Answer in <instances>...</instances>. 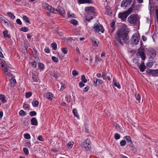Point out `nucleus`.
<instances>
[{
    "label": "nucleus",
    "instance_id": "1",
    "mask_svg": "<svg viewBox=\"0 0 158 158\" xmlns=\"http://www.w3.org/2000/svg\"><path fill=\"white\" fill-rule=\"evenodd\" d=\"M116 40L114 42L115 44H117L118 43L123 45L124 43L126 44L129 43V37L128 35L127 29V26L123 24L121 28L117 33L116 37Z\"/></svg>",
    "mask_w": 158,
    "mask_h": 158
},
{
    "label": "nucleus",
    "instance_id": "2",
    "mask_svg": "<svg viewBox=\"0 0 158 158\" xmlns=\"http://www.w3.org/2000/svg\"><path fill=\"white\" fill-rule=\"evenodd\" d=\"M133 10L132 7H131L127 11L123 13H119L118 15L119 18H120L122 21H125L127 17L132 12Z\"/></svg>",
    "mask_w": 158,
    "mask_h": 158
},
{
    "label": "nucleus",
    "instance_id": "3",
    "mask_svg": "<svg viewBox=\"0 0 158 158\" xmlns=\"http://www.w3.org/2000/svg\"><path fill=\"white\" fill-rule=\"evenodd\" d=\"M140 39V36L137 33H135L132 35L131 41V44L133 45H136L138 44Z\"/></svg>",
    "mask_w": 158,
    "mask_h": 158
},
{
    "label": "nucleus",
    "instance_id": "4",
    "mask_svg": "<svg viewBox=\"0 0 158 158\" xmlns=\"http://www.w3.org/2000/svg\"><path fill=\"white\" fill-rule=\"evenodd\" d=\"M128 22L131 24H136L137 20V15L135 14H132L127 19Z\"/></svg>",
    "mask_w": 158,
    "mask_h": 158
},
{
    "label": "nucleus",
    "instance_id": "5",
    "mask_svg": "<svg viewBox=\"0 0 158 158\" xmlns=\"http://www.w3.org/2000/svg\"><path fill=\"white\" fill-rule=\"evenodd\" d=\"M94 29L97 32H101L103 33L104 31V29L103 27L100 24H95L94 26Z\"/></svg>",
    "mask_w": 158,
    "mask_h": 158
},
{
    "label": "nucleus",
    "instance_id": "6",
    "mask_svg": "<svg viewBox=\"0 0 158 158\" xmlns=\"http://www.w3.org/2000/svg\"><path fill=\"white\" fill-rule=\"evenodd\" d=\"M91 147V143L89 139H87L83 143V147L85 150H89Z\"/></svg>",
    "mask_w": 158,
    "mask_h": 158
},
{
    "label": "nucleus",
    "instance_id": "7",
    "mask_svg": "<svg viewBox=\"0 0 158 158\" xmlns=\"http://www.w3.org/2000/svg\"><path fill=\"white\" fill-rule=\"evenodd\" d=\"M132 0H123L121 3V7L126 9L127 7L131 4Z\"/></svg>",
    "mask_w": 158,
    "mask_h": 158
},
{
    "label": "nucleus",
    "instance_id": "8",
    "mask_svg": "<svg viewBox=\"0 0 158 158\" xmlns=\"http://www.w3.org/2000/svg\"><path fill=\"white\" fill-rule=\"evenodd\" d=\"M146 73L149 75H152L153 76L158 75V69L156 70H151L148 69L146 71Z\"/></svg>",
    "mask_w": 158,
    "mask_h": 158
},
{
    "label": "nucleus",
    "instance_id": "9",
    "mask_svg": "<svg viewBox=\"0 0 158 158\" xmlns=\"http://www.w3.org/2000/svg\"><path fill=\"white\" fill-rule=\"evenodd\" d=\"M85 12L88 14H95V9L92 6L87 7L85 9Z\"/></svg>",
    "mask_w": 158,
    "mask_h": 158
},
{
    "label": "nucleus",
    "instance_id": "10",
    "mask_svg": "<svg viewBox=\"0 0 158 158\" xmlns=\"http://www.w3.org/2000/svg\"><path fill=\"white\" fill-rule=\"evenodd\" d=\"M55 10H56V11L54 12V14H55L59 13L61 15H63L64 14V11L63 10L62 8L60 6L57 7L56 9H55Z\"/></svg>",
    "mask_w": 158,
    "mask_h": 158
},
{
    "label": "nucleus",
    "instance_id": "11",
    "mask_svg": "<svg viewBox=\"0 0 158 158\" xmlns=\"http://www.w3.org/2000/svg\"><path fill=\"white\" fill-rule=\"evenodd\" d=\"M91 40L93 46L96 47H98L99 43L98 40L94 37L92 38Z\"/></svg>",
    "mask_w": 158,
    "mask_h": 158
},
{
    "label": "nucleus",
    "instance_id": "12",
    "mask_svg": "<svg viewBox=\"0 0 158 158\" xmlns=\"http://www.w3.org/2000/svg\"><path fill=\"white\" fill-rule=\"evenodd\" d=\"M0 21L4 23L6 25H7L9 24L6 18H4L3 16L0 15Z\"/></svg>",
    "mask_w": 158,
    "mask_h": 158
},
{
    "label": "nucleus",
    "instance_id": "13",
    "mask_svg": "<svg viewBox=\"0 0 158 158\" xmlns=\"http://www.w3.org/2000/svg\"><path fill=\"white\" fill-rule=\"evenodd\" d=\"M138 52L141 56L142 59L143 60H144L145 59L146 56L144 52L143 51H140V50L139 49L138 51Z\"/></svg>",
    "mask_w": 158,
    "mask_h": 158
},
{
    "label": "nucleus",
    "instance_id": "14",
    "mask_svg": "<svg viewBox=\"0 0 158 158\" xmlns=\"http://www.w3.org/2000/svg\"><path fill=\"white\" fill-rule=\"evenodd\" d=\"M31 124L32 125L37 126L38 122L35 118H33L31 120Z\"/></svg>",
    "mask_w": 158,
    "mask_h": 158
},
{
    "label": "nucleus",
    "instance_id": "15",
    "mask_svg": "<svg viewBox=\"0 0 158 158\" xmlns=\"http://www.w3.org/2000/svg\"><path fill=\"white\" fill-rule=\"evenodd\" d=\"M79 2L81 4L85 3H93L92 0H79Z\"/></svg>",
    "mask_w": 158,
    "mask_h": 158
},
{
    "label": "nucleus",
    "instance_id": "16",
    "mask_svg": "<svg viewBox=\"0 0 158 158\" xmlns=\"http://www.w3.org/2000/svg\"><path fill=\"white\" fill-rule=\"evenodd\" d=\"M46 7L47 10L53 13L54 14V12L56 11V10H55V9L54 8H52L51 6H50L48 5H47Z\"/></svg>",
    "mask_w": 158,
    "mask_h": 158
},
{
    "label": "nucleus",
    "instance_id": "17",
    "mask_svg": "<svg viewBox=\"0 0 158 158\" xmlns=\"http://www.w3.org/2000/svg\"><path fill=\"white\" fill-rule=\"evenodd\" d=\"M139 68L140 69V71L143 72L144 71L146 67L145 65H140L139 64L138 65Z\"/></svg>",
    "mask_w": 158,
    "mask_h": 158
},
{
    "label": "nucleus",
    "instance_id": "18",
    "mask_svg": "<svg viewBox=\"0 0 158 158\" xmlns=\"http://www.w3.org/2000/svg\"><path fill=\"white\" fill-rule=\"evenodd\" d=\"M46 98L51 100L53 98L52 94L50 93H47L46 94Z\"/></svg>",
    "mask_w": 158,
    "mask_h": 158
},
{
    "label": "nucleus",
    "instance_id": "19",
    "mask_svg": "<svg viewBox=\"0 0 158 158\" xmlns=\"http://www.w3.org/2000/svg\"><path fill=\"white\" fill-rule=\"evenodd\" d=\"M0 99L3 103H5L6 102V98L3 95L0 94Z\"/></svg>",
    "mask_w": 158,
    "mask_h": 158
},
{
    "label": "nucleus",
    "instance_id": "20",
    "mask_svg": "<svg viewBox=\"0 0 158 158\" xmlns=\"http://www.w3.org/2000/svg\"><path fill=\"white\" fill-rule=\"evenodd\" d=\"M73 112L75 116L77 118H79V116L78 114V112L76 109H74L73 110Z\"/></svg>",
    "mask_w": 158,
    "mask_h": 158
},
{
    "label": "nucleus",
    "instance_id": "21",
    "mask_svg": "<svg viewBox=\"0 0 158 158\" xmlns=\"http://www.w3.org/2000/svg\"><path fill=\"white\" fill-rule=\"evenodd\" d=\"M7 14L8 16L10 17L11 19H13L15 17L13 13L11 12H8L7 13Z\"/></svg>",
    "mask_w": 158,
    "mask_h": 158
},
{
    "label": "nucleus",
    "instance_id": "22",
    "mask_svg": "<svg viewBox=\"0 0 158 158\" xmlns=\"http://www.w3.org/2000/svg\"><path fill=\"white\" fill-rule=\"evenodd\" d=\"M93 80L94 83L93 85L94 86H96L97 85V83L98 82V79L95 77H94L93 79Z\"/></svg>",
    "mask_w": 158,
    "mask_h": 158
},
{
    "label": "nucleus",
    "instance_id": "23",
    "mask_svg": "<svg viewBox=\"0 0 158 158\" xmlns=\"http://www.w3.org/2000/svg\"><path fill=\"white\" fill-rule=\"evenodd\" d=\"M70 23L75 26L77 25L78 24V21L76 20L73 19L71 20Z\"/></svg>",
    "mask_w": 158,
    "mask_h": 158
},
{
    "label": "nucleus",
    "instance_id": "24",
    "mask_svg": "<svg viewBox=\"0 0 158 158\" xmlns=\"http://www.w3.org/2000/svg\"><path fill=\"white\" fill-rule=\"evenodd\" d=\"M81 82L84 83H86L87 82V80L86 79L85 76L83 75L81 76Z\"/></svg>",
    "mask_w": 158,
    "mask_h": 158
},
{
    "label": "nucleus",
    "instance_id": "25",
    "mask_svg": "<svg viewBox=\"0 0 158 158\" xmlns=\"http://www.w3.org/2000/svg\"><path fill=\"white\" fill-rule=\"evenodd\" d=\"M38 67L41 70H43L44 68V65L42 63H39L38 64Z\"/></svg>",
    "mask_w": 158,
    "mask_h": 158
},
{
    "label": "nucleus",
    "instance_id": "26",
    "mask_svg": "<svg viewBox=\"0 0 158 158\" xmlns=\"http://www.w3.org/2000/svg\"><path fill=\"white\" fill-rule=\"evenodd\" d=\"M125 139L127 141L128 143H132V141L131 139V137L129 136H126L125 137Z\"/></svg>",
    "mask_w": 158,
    "mask_h": 158
},
{
    "label": "nucleus",
    "instance_id": "27",
    "mask_svg": "<svg viewBox=\"0 0 158 158\" xmlns=\"http://www.w3.org/2000/svg\"><path fill=\"white\" fill-rule=\"evenodd\" d=\"M74 143L73 142L69 141L67 144V146L69 148H71L72 147Z\"/></svg>",
    "mask_w": 158,
    "mask_h": 158
},
{
    "label": "nucleus",
    "instance_id": "28",
    "mask_svg": "<svg viewBox=\"0 0 158 158\" xmlns=\"http://www.w3.org/2000/svg\"><path fill=\"white\" fill-rule=\"evenodd\" d=\"M68 17L76 18L75 15L73 13L71 14L70 12L68 11L67 13Z\"/></svg>",
    "mask_w": 158,
    "mask_h": 158
},
{
    "label": "nucleus",
    "instance_id": "29",
    "mask_svg": "<svg viewBox=\"0 0 158 158\" xmlns=\"http://www.w3.org/2000/svg\"><path fill=\"white\" fill-rule=\"evenodd\" d=\"M32 104L33 106L35 107H37L38 106L39 102L37 101H34L32 103Z\"/></svg>",
    "mask_w": 158,
    "mask_h": 158
},
{
    "label": "nucleus",
    "instance_id": "30",
    "mask_svg": "<svg viewBox=\"0 0 158 158\" xmlns=\"http://www.w3.org/2000/svg\"><path fill=\"white\" fill-rule=\"evenodd\" d=\"M3 33L5 37H8V38H10V36L8 34V32L7 31H4L3 32Z\"/></svg>",
    "mask_w": 158,
    "mask_h": 158
},
{
    "label": "nucleus",
    "instance_id": "31",
    "mask_svg": "<svg viewBox=\"0 0 158 158\" xmlns=\"http://www.w3.org/2000/svg\"><path fill=\"white\" fill-rule=\"evenodd\" d=\"M23 19L24 21H25L27 23H30V20L25 15H24L23 16Z\"/></svg>",
    "mask_w": 158,
    "mask_h": 158
},
{
    "label": "nucleus",
    "instance_id": "32",
    "mask_svg": "<svg viewBox=\"0 0 158 158\" xmlns=\"http://www.w3.org/2000/svg\"><path fill=\"white\" fill-rule=\"evenodd\" d=\"M110 27H111L112 30L111 31V32H113L114 31V25H115V22H112L110 24Z\"/></svg>",
    "mask_w": 158,
    "mask_h": 158
},
{
    "label": "nucleus",
    "instance_id": "33",
    "mask_svg": "<svg viewBox=\"0 0 158 158\" xmlns=\"http://www.w3.org/2000/svg\"><path fill=\"white\" fill-rule=\"evenodd\" d=\"M51 45L53 49L56 50L57 49V44L55 43H52Z\"/></svg>",
    "mask_w": 158,
    "mask_h": 158
},
{
    "label": "nucleus",
    "instance_id": "34",
    "mask_svg": "<svg viewBox=\"0 0 158 158\" xmlns=\"http://www.w3.org/2000/svg\"><path fill=\"white\" fill-rule=\"evenodd\" d=\"M28 29L27 27H23L20 28V30L22 31L27 32L28 31Z\"/></svg>",
    "mask_w": 158,
    "mask_h": 158
},
{
    "label": "nucleus",
    "instance_id": "35",
    "mask_svg": "<svg viewBox=\"0 0 158 158\" xmlns=\"http://www.w3.org/2000/svg\"><path fill=\"white\" fill-rule=\"evenodd\" d=\"M153 65L152 62L150 61L147 63L146 65L149 68H151Z\"/></svg>",
    "mask_w": 158,
    "mask_h": 158
},
{
    "label": "nucleus",
    "instance_id": "36",
    "mask_svg": "<svg viewBox=\"0 0 158 158\" xmlns=\"http://www.w3.org/2000/svg\"><path fill=\"white\" fill-rule=\"evenodd\" d=\"M32 93L31 92H28L26 93L25 97L27 98H29L32 95Z\"/></svg>",
    "mask_w": 158,
    "mask_h": 158
},
{
    "label": "nucleus",
    "instance_id": "37",
    "mask_svg": "<svg viewBox=\"0 0 158 158\" xmlns=\"http://www.w3.org/2000/svg\"><path fill=\"white\" fill-rule=\"evenodd\" d=\"M26 114V113L23 110H21L19 112V115L21 116H25Z\"/></svg>",
    "mask_w": 158,
    "mask_h": 158
},
{
    "label": "nucleus",
    "instance_id": "38",
    "mask_svg": "<svg viewBox=\"0 0 158 158\" xmlns=\"http://www.w3.org/2000/svg\"><path fill=\"white\" fill-rule=\"evenodd\" d=\"M24 137L27 139H29L31 138V136L29 134L26 133L24 134Z\"/></svg>",
    "mask_w": 158,
    "mask_h": 158
},
{
    "label": "nucleus",
    "instance_id": "39",
    "mask_svg": "<svg viewBox=\"0 0 158 158\" xmlns=\"http://www.w3.org/2000/svg\"><path fill=\"white\" fill-rule=\"evenodd\" d=\"M23 152L25 155H27L29 153L28 149L26 148H24L23 149Z\"/></svg>",
    "mask_w": 158,
    "mask_h": 158
},
{
    "label": "nucleus",
    "instance_id": "40",
    "mask_svg": "<svg viewBox=\"0 0 158 158\" xmlns=\"http://www.w3.org/2000/svg\"><path fill=\"white\" fill-rule=\"evenodd\" d=\"M114 137L117 140L120 139V134L118 133H116L114 135Z\"/></svg>",
    "mask_w": 158,
    "mask_h": 158
},
{
    "label": "nucleus",
    "instance_id": "41",
    "mask_svg": "<svg viewBox=\"0 0 158 158\" xmlns=\"http://www.w3.org/2000/svg\"><path fill=\"white\" fill-rule=\"evenodd\" d=\"M66 98L67 101L69 103L70 102L71 100V97L70 95H66Z\"/></svg>",
    "mask_w": 158,
    "mask_h": 158
},
{
    "label": "nucleus",
    "instance_id": "42",
    "mask_svg": "<svg viewBox=\"0 0 158 158\" xmlns=\"http://www.w3.org/2000/svg\"><path fill=\"white\" fill-rule=\"evenodd\" d=\"M126 144V142L125 140H122L120 142V144L121 146H124Z\"/></svg>",
    "mask_w": 158,
    "mask_h": 158
},
{
    "label": "nucleus",
    "instance_id": "43",
    "mask_svg": "<svg viewBox=\"0 0 158 158\" xmlns=\"http://www.w3.org/2000/svg\"><path fill=\"white\" fill-rule=\"evenodd\" d=\"M72 74L74 76H75L78 74V73L76 70H73L72 71Z\"/></svg>",
    "mask_w": 158,
    "mask_h": 158
},
{
    "label": "nucleus",
    "instance_id": "44",
    "mask_svg": "<svg viewBox=\"0 0 158 158\" xmlns=\"http://www.w3.org/2000/svg\"><path fill=\"white\" fill-rule=\"evenodd\" d=\"M30 64H31L34 68H36L37 66V63L36 61H34L33 62H30Z\"/></svg>",
    "mask_w": 158,
    "mask_h": 158
},
{
    "label": "nucleus",
    "instance_id": "45",
    "mask_svg": "<svg viewBox=\"0 0 158 158\" xmlns=\"http://www.w3.org/2000/svg\"><path fill=\"white\" fill-rule=\"evenodd\" d=\"M10 81L11 84H15L16 82V81L15 79L13 78L12 77V78L10 80Z\"/></svg>",
    "mask_w": 158,
    "mask_h": 158
},
{
    "label": "nucleus",
    "instance_id": "46",
    "mask_svg": "<svg viewBox=\"0 0 158 158\" xmlns=\"http://www.w3.org/2000/svg\"><path fill=\"white\" fill-rule=\"evenodd\" d=\"M36 114V112L35 111H32L30 112V115L31 116H35Z\"/></svg>",
    "mask_w": 158,
    "mask_h": 158
},
{
    "label": "nucleus",
    "instance_id": "47",
    "mask_svg": "<svg viewBox=\"0 0 158 158\" xmlns=\"http://www.w3.org/2000/svg\"><path fill=\"white\" fill-rule=\"evenodd\" d=\"M106 72H103L102 73V77L104 80L106 79Z\"/></svg>",
    "mask_w": 158,
    "mask_h": 158
},
{
    "label": "nucleus",
    "instance_id": "48",
    "mask_svg": "<svg viewBox=\"0 0 158 158\" xmlns=\"http://www.w3.org/2000/svg\"><path fill=\"white\" fill-rule=\"evenodd\" d=\"M61 50L62 51L64 54H66L67 53V50L66 48H62Z\"/></svg>",
    "mask_w": 158,
    "mask_h": 158
},
{
    "label": "nucleus",
    "instance_id": "49",
    "mask_svg": "<svg viewBox=\"0 0 158 158\" xmlns=\"http://www.w3.org/2000/svg\"><path fill=\"white\" fill-rule=\"evenodd\" d=\"M114 126H115V127L117 130L119 131L120 130V126L118 124L116 123L114 124Z\"/></svg>",
    "mask_w": 158,
    "mask_h": 158
},
{
    "label": "nucleus",
    "instance_id": "50",
    "mask_svg": "<svg viewBox=\"0 0 158 158\" xmlns=\"http://www.w3.org/2000/svg\"><path fill=\"white\" fill-rule=\"evenodd\" d=\"M152 56L155 57L156 55V52L155 50H152L151 52Z\"/></svg>",
    "mask_w": 158,
    "mask_h": 158
},
{
    "label": "nucleus",
    "instance_id": "51",
    "mask_svg": "<svg viewBox=\"0 0 158 158\" xmlns=\"http://www.w3.org/2000/svg\"><path fill=\"white\" fill-rule=\"evenodd\" d=\"M37 139L39 141H43L44 140V139L41 135L39 136Z\"/></svg>",
    "mask_w": 158,
    "mask_h": 158
},
{
    "label": "nucleus",
    "instance_id": "52",
    "mask_svg": "<svg viewBox=\"0 0 158 158\" xmlns=\"http://www.w3.org/2000/svg\"><path fill=\"white\" fill-rule=\"evenodd\" d=\"M52 59L54 61L56 62H57L58 61V59L55 56H52Z\"/></svg>",
    "mask_w": 158,
    "mask_h": 158
},
{
    "label": "nucleus",
    "instance_id": "53",
    "mask_svg": "<svg viewBox=\"0 0 158 158\" xmlns=\"http://www.w3.org/2000/svg\"><path fill=\"white\" fill-rule=\"evenodd\" d=\"M32 78L33 81L35 82L37 81L38 80L36 75H33L32 77Z\"/></svg>",
    "mask_w": 158,
    "mask_h": 158
},
{
    "label": "nucleus",
    "instance_id": "54",
    "mask_svg": "<svg viewBox=\"0 0 158 158\" xmlns=\"http://www.w3.org/2000/svg\"><path fill=\"white\" fill-rule=\"evenodd\" d=\"M136 98L138 101H140V96L139 94H138L137 95H135Z\"/></svg>",
    "mask_w": 158,
    "mask_h": 158
},
{
    "label": "nucleus",
    "instance_id": "55",
    "mask_svg": "<svg viewBox=\"0 0 158 158\" xmlns=\"http://www.w3.org/2000/svg\"><path fill=\"white\" fill-rule=\"evenodd\" d=\"M44 50L45 52L47 53H49L50 52V50L48 47H45Z\"/></svg>",
    "mask_w": 158,
    "mask_h": 158
},
{
    "label": "nucleus",
    "instance_id": "56",
    "mask_svg": "<svg viewBox=\"0 0 158 158\" xmlns=\"http://www.w3.org/2000/svg\"><path fill=\"white\" fill-rule=\"evenodd\" d=\"M114 85L118 88H120V85L118 83L116 82H114Z\"/></svg>",
    "mask_w": 158,
    "mask_h": 158
},
{
    "label": "nucleus",
    "instance_id": "57",
    "mask_svg": "<svg viewBox=\"0 0 158 158\" xmlns=\"http://www.w3.org/2000/svg\"><path fill=\"white\" fill-rule=\"evenodd\" d=\"M85 85L84 84V83L82 82H80L79 83V86L80 88L82 87L85 86Z\"/></svg>",
    "mask_w": 158,
    "mask_h": 158
},
{
    "label": "nucleus",
    "instance_id": "58",
    "mask_svg": "<svg viewBox=\"0 0 158 158\" xmlns=\"http://www.w3.org/2000/svg\"><path fill=\"white\" fill-rule=\"evenodd\" d=\"M16 23L17 24H19V25H22V23L21 21V20L19 19H18L16 20Z\"/></svg>",
    "mask_w": 158,
    "mask_h": 158
},
{
    "label": "nucleus",
    "instance_id": "59",
    "mask_svg": "<svg viewBox=\"0 0 158 158\" xmlns=\"http://www.w3.org/2000/svg\"><path fill=\"white\" fill-rule=\"evenodd\" d=\"M89 89V87L88 86H87L83 89V91L84 92H86Z\"/></svg>",
    "mask_w": 158,
    "mask_h": 158
},
{
    "label": "nucleus",
    "instance_id": "60",
    "mask_svg": "<svg viewBox=\"0 0 158 158\" xmlns=\"http://www.w3.org/2000/svg\"><path fill=\"white\" fill-rule=\"evenodd\" d=\"M3 70L5 73H7L8 72L7 69L6 67H5L3 68Z\"/></svg>",
    "mask_w": 158,
    "mask_h": 158
},
{
    "label": "nucleus",
    "instance_id": "61",
    "mask_svg": "<svg viewBox=\"0 0 158 158\" xmlns=\"http://www.w3.org/2000/svg\"><path fill=\"white\" fill-rule=\"evenodd\" d=\"M23 107L25 109H27L29 108V106L26 104H24Z\"/></svg>",
    "mask_w": 158,
    "mask_h": 158
},
{
    "label": "nucleus",
    "instance_id": "62",
    "mask_svg": "<svg viewBox=\"0 0 158 158\" xmlns=\"http://www.w3.org/2000/svg\"><path fill=\"white\" fill-rule=\"evenodd\" d=\"M65 88V85H64V84H62V85H61V88H60V90H64Z\"/></svg>",
    "mask_w": 158,
    "mask_h": 158
},
{
    "label": "nucleus",
    "instance_id": "63",
    "mask_svg": "<svg viewBox=\"0 0 158 158\" xmlns=\"http://www.w3.org/2000/svg\"><path fill=\"white\" fill-rule=\"evenodd\" d=\"M98 83L99 84H102L103 83V81L101 79H98Z\"/></svg>",
    "mask_w": 158,
    "mask_h": 158
},
{
    "label": "nucleus",
    "instance_id": "64",
    "mask_svg": "<svg viewBox=\"0 0 158 158\" xmlns=\"http://www.w3.org/2000/svg\"><path fill=\"white\" fill-rule=\"evenodd\" d=\"M26 146L30 148L31 146V144L30 143L28 142H27L25 143Z\"/></svg>",
    "mask_w": 158,
    "mask_h": 158
}]
</instances>
